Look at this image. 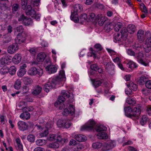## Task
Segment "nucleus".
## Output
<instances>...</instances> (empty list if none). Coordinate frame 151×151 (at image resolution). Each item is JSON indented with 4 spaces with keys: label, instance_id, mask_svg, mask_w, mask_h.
<instances>
[{
    "label": "nucleus",
    "instance_id": "f257e3e1",
    "mask_svg": "<svg viewBox=\"0 0 151 151\" xmlns=\"http://www.w3.org/2000/svg\"><path fill=\"white\" fill-rule=\"evenodd\" d=\"M65 78L64 70L60 71L58 76L49 79L48 82L44 86V90L47 92H49L52 88H54L55 85L59 84Z\"/></svg>",
    "mask_w": 151,
    "mask_h": 151
},
{
    "label": "nucleus",
    "instance_id": "f03ea898",
    "mask_svg": "<svg viewBox=\"0 0 151 151\" xmlns=\"http://www.w3.org/2000/svg\"><path fill=\"white\" fill-rule=\"evenodd\" d=\"M124 111L125 115L127 117L135 120L139 118L140 110L139 107H135L132 110L130 106L126 107L124 108Z\"/></svg>",
    "mask_w": 151,
    "mask_h": 151
},
{
    "label": "nucleus",
    "instance_id": "7ed1b4c3",
    "mask_svg": "<svg viewBox=\"0 0 151 151\" xmlns=\"http://www.w3.org/2000/svg\"><path fill=\"white\" fill-rule=\"evenodd\" d=\"M18 21L26 26H32L33 23V21L31 18H27L23 14L19 17Z\"/></svg>",
    "mask_w": 151,
    "mask_h": 151
},
{
    "label": "nucleus",
    "instance_id": "20e7f679",
    "mask_svg": "<svg viewBox=\"0 0 151 151\" xmlns=\"http://www.w3.org/2000/svg\"><path fill=\"white\" fill-rule=\"evenodd\" d=\"M95 122L93 120H89L88 124H86L82 126L81 129V130L89 131L92 130L94 127L95 125Z\"/></svg>",
    "mask_w": 151,
    "mask_h": 151
},
{
    "label": "nucleus",
    "instance_id": "39448f33",
    "mask_svg": "<svg viewBox=\"0 0 151 151\" xmlns=\"http://www.w3.org/2000/svg\"><path fill=\"white\" fill-rule=\"evenodd\" d=\"M116 146V143L114 141H110L108 143L102 145L101 150L102 151H107L114 148Z\"/></svg>",
    "mask_w": 151,
    "mask_h": 151
},
{
    "label": "nucleus",
    "instance_id": "423d86ee",
    "mask_svg": "<svg viewBox=\"0 0 151 151\" xmlns=\"http://www.w3.org/2000/svg\"><path fill=\"white\" fill-rule=\"evenodd\" d=\"M58 125L60 127H63L66 128H69L72 123L65 119H59L57 122Z\"/></svg>",
    "mask_w": 151,
    "mask_h": 151
},
{
    "label": "nucleus",
    "instance_id": "0eeeda50",
    "mask_svg": "<svg viewBox=\"0 0 151 151\" xmlns=\"http://www.w3.org/2000/svg\"><path fill=\"white\" fill-rule=\"evenodd\" d=\"M144 55L142 52H140L135 55V58L137 61L142 65L146 66L148 65V63L145 62L143 60Z\"/></svg>",
    "mask_w": 151,
    "mask_h": 151
},
{
    "label": "nucleus",
    "instance_id": "6e6552de",
    "mask_svg": "<svg viewBox=\"0 0 151 151\" xmlns=\"http://www.w3.org/2000/svg\"><path fill=\"white\" fill-rule=\"evenodd\" d=\"M65 99L64 97L63 96H60L58 97V100L56 102L55 104V106L56 105H59V108L60 109H62L65 107V105L63 104Z\"/></svg>",
    "mask_w": 151,
    "mask_h": 151
},
{
    "label": "nucleus",
    "instance_id": "1a4fd4ad",
    "mask_svg": "<svg viewBox=\"0 0 151 151\" xmlns=\"http://www.w3.org/2000/svg\"><path fill=\"white\" fill-rule=\"evenodd\" d=\"M105 68L109 74L112 75L114 74V66L112 63H108L106 64Z\"/></svg>",
    "mask_w": 151,
    "mask_h": 151
},
{
    "label": "nucleus",
    "instance_id": "9d476101",
    "mask_svg": "<svg viewBox=\"0 0 151 151\" xmlns=\"http://www.w3.org/2000/svg\"><path fill=\"white\" fill-rule=\"evenodd\" d=\"M75 110L73 105H70L69 110L67 108L64 109V111L63 112V114L66 116L67 114H70L71 115H73L75 114Z\"/></svg>",
    "mask_w": 151,
    "mask_h": 151
},
{
    "label": "nucleus",
    "instance_id": "9b49d317",
    "mask_svg": "<svg viewBox=\"0 0 151 151\" xmlns=\"http://www.w3.org/2000/svg\"><path fill=\"white\" fill-rule=\"evenodd\" d=\"M19 49L18 45L17 43H15L10 45L7 48V52L10 54L14 53Z\"/></svg>",
    "mask_w": 151,
    "mask_h": 151
},
{
    "label": "nucleus",
    "instance_id": "f8f14e48",
    "mask_svg": "<svg viewBox=\"0 0 151 151\" xmlns=\"http://www.w3.org/2000/svg\"><path fill=\"white\" fill-rule=\"evenodd\" d=\"M17 125L19 129L22 131L27 129L28 127V124L24 121H19L17 123Z\"/></svg>",
    "mask_w": 151,
    "mask_h": 151
},
{
    "label": "nucleus",
    "instance_id": "ddd939ff",
    "mask_svg": "<svg viewBox=\"0 0 151 151\" xmlns=\"http://www.w3.org/2000/svg\"><path fill=\"white\" fill-rule=\"evenodd\" d=\"M26 14L27 15H29L32 17L35 16V14L36 13L35 11L32 9V7L30 5H28L25 11Z\"/></svg>",
    "mask_w": 151,
    "mask_h": 151
},
{
    "label": "nucleus",
    "instance_id": "4468645a",
    "mask_svg": "<svg viewBox=\"0 0 151 151\" xmlns=\"http://www.w3.org/2000/svg\"><path fill=\"white\" fill-rule=\"evenodd\" d=\"M11 59L8 56H4L0 60V66L3 67L5 64H8L11 62Z\"/></svg>",
    "mask_w": 151,
    "mask_h": 151
},
{
    "label": "nucleus",
    "instance_id": "2eb2a0df",
    "mask_svg": "<svg viewBox=\"0 0 151 151\" xmlns=\"http://www.w3.org/2000/svg\"><path fill=\"white\" fill-rule=\"evenodd\" d=\"M46 70L48 71L49 74L53 73H55L57 70V68L52 65H48L45 68Z\"/></svg>",
    "mask_w": 151,
    "mask_h": 151
},
{
    "label": "nucleus",
    "instance_id": "dca6fc26",
    "mask_svg": "<svg viewBox=\"0 0 151 151\" xmlns=\"http://www.w3.org/2000/svg\"><path fill=\"white\" fill-rule=\"evenodd\" d=\"M145 35L147 39L145 44L147 45V46L151 47V33L147 31L145 33Z\"/></svg>",
    "mask_w": 151,
    "mask_h": 151
},
{
    "label": "nucleus",
    "instance_id": "f3484780",
    "mask_svg": "<svg viewBox=\"0 0 151 151\" xmlns=\"http://www.w3.org/2000/svg\"><path fill=\"white\" fill-rule=\"evenodd\" d=\"M42 89V88L41 86L39 85L36 86L34 87L32 93L35 96L38 95L40 93Z\"/></svg>",
    "mask_w": 151,
    "mask_h": 151
},
{
    "label": "nucleus",
    "instance_id": "a211bd4d",
    "mask_svg": "<svg viewBox=\"0 0 151 151\" xmlns=\"http://www.w3.org/2000/svg\"><path fill=\"white\" fill-rule=\"evenodd\" d=\"M16 43L21 44L24 42L26 40V38L22 35L17 34V38L15 39Z\"/></svg>",
    "mask_w": 151,
    "mask_h": 151
},
{
    "label": "nucleus",
    "instance_id": "6ab92c4d",
    "mask_svg": "<svg viewBox=\"0 0 151 151\" xmlns=\"http://www.w3.org/2000/svg\"><path fill=\"white\" fill-rule=\"evenodd\" d=\"M75 139L78 141L82 142L87 140V137L84 135L78 134L76 135L75 137Z\"/></svg>",
    "mask_w": 151,
    "mask_h": 151
},
{
    "label": "nucleus",
    "instance_id": "aec40b11",
    "mask_svg": "<svg viewBox=\"0 0 151 151\" xmlns=\"http://www.w3.org/2000/svg\"><path fill=\"white\" fill-rule=\"evenodd\" d=\"M94 19H95L97 21H98L100 19L99 17L96 18L95 14L92 12L89 13L88 15L87 16V21L88 22H91Z\"/></svg>",
    "mask_w": 151,
    "mask_h": 151
},
{
    "label": "nucleus",
    "instance_id": "412c9836",
    "mask_svg": "<svg viewBox=\"0 0 151 151\" xmlns=\"http://www.w3.org/2000/svg\"><path fill=\"white\" fill-rule=\"evenodd\" d=\"M137 36L138 40L140 42H142L144 40L145 35L143 30H139L137 33Z\"/></svg>",
    "mask_w": 151,
    "mask_h": 151
},
{
    "label": "nucleus",
    "instance_id": "4be33fe9",
    "mask_svg": "<svg viewBox=\"0 0 151 151\" xmlns=\"http://www.w3.org/2000/svg\"><path fill=\"white\" fill-rule=\"evenodd\" d=\"M114 38L115 41L114 40L115 42H121L124 43L125 41V40L123 39V37H122V35H120V34L117 33L115 34L114 35Z\"/></svg>",
    "mask_w": 151,
    "mask_h": 151
},
{
    "label": "nucleus",
    "instance_id": "5701e85b",
    "mask_svg": "<svg viewBox=\"0 0 151 151\" xmlns=\"http://www.w3.org/2000/svg\"><path fill=\"white\" fill-rule=\"evenodd\" d=\"M20 117L24 120H27L30 117L29 113L27 111H24L20 115Z\"/></svg>",
    "mask_w": 151,
    "mask_h": 151
},
{
    "label": "nucleus",
    "instance_id": "b1692460",
    "mask_svg": "<svg viewBox=\"0 0 151 151\" xmlns=\"http://www.w3.org/2000/svg\"><path fill=\"white\" fill-rule=\"evenodd\" d=\"M22 57L20 54H16L13 58V61L15 64L19 63L21 61Z\"/></svg>",
    "mask_w": 151,
    "mask_h": 151
},
{
    "label": "nucleus",
    "instance_id": "393cba45",
    "mask_svg": "<svg viewBox=\"0 0 151 151\" xmlns=\"http://www.w3.org/2000/svg\"><path fill=\"white\" fill-rule=\"evenodd\" d=\"M127 29L126 27H123L121 31L122 37H123V39L125 40H126L127 37Z\"/></svg>",
    "mask_w": 151,
    "mask_h": 151
},
{
    "label": "nucleus",
    "instance_id": "a878e982",
    "mask_svg": "<svg viewBox=\"0 0 151 151\" xmlns=\"http://www.w3.org/2000/svg\"><path fill=\"white\" fill-rule=\"evenodd\" d=\"M98 138L100 139H105L108 138L107 134L104 132H99L97 134Z\"/></svg>",
    "mask_w": 151,
    "mask_h": 151
},
{
    "label": "nucleus",
    "instance_id": "bb28decb",
    "mask_svg": "<svg viewBox=\"0 0 151 151\" xmlns=\"http://www.w3.org/2000/svg\"><path fill=\"white\" fill-rule=\"evenodd\" d=\"M70 19L75 22H78L79 20L78 18L77 13L76 12H71V14L70 17Z\"/></svg>",
    "mask_w": 151,
    "mask_h": 151
},
{
    "label": "nucleus",
    "instance_id": "cd10ccee",
    "mask_svg": "<svg viewBox=\"0 0 151 151\" xmlns=\"http://www.w3.org/2000/svg\"><path fill=\"white\" fill-rule=\"evenodd\" d=\"M83 9L82 6L79 4L75 5L74 6V10L73 12H81Z\"/></svg>",
    "mask_w": 151,
    "mask_h": 151
},
{
    "label": "nucleus",
    "instance_id": "c85d7f7f",
    "mask_svg": "<svg viewBox=\"0 0 151 151\" xmlns=\"http://www.w3.org/2000/svg\"><path fill=\"white\" fill-rule=\"evenodd\" d=\"M46 57L45 54L43 53H40L37 55V59L38 62H42Z\"/></svg>",
    "mask_w": 151,
    "mask_h": 151
},
{
    "label": "nucleus",
    "instance_id": "c756f323",
    "mask_svg": "<svg viewBox=\"0 0 151 151\" xmlns=\"http://www.w3.org/2000/svg\"><path fill=\"white\" fill-rule=\"evenodd\" d=\"M135 26L133 24H129L128 26L127 29L128 32L130 34H133L134 33L135 30Z\"/></svg>",
    "mask_w": 151,
    "mask_h": 151
},
{
    "label": "nucleus",
    "instance_id": "7c9ffc66",
    "mask_svg": "<svg viewBox=\"0 0 151 151\" xmlns=\"http://www.w3.org/2000/svg\"><path fill=\"white\" fill-rule=\"evenodd\" d=\"M23 80L25 85L30 84L33 82L32 79L27 77H23Z\"/></svg>",
    "mask_w": 151,
    "mask_h": 151
},
{
    "label": "nucleus",
    "instance_id": "2f4dec72",
    "mask_svg": "<svg viewBox=\"0 0 151 151\" xmlns=\"http://www.w3.org/2000/svg\"><path fill=\"white\" fill-rule=\"evenodd\" d=\"M37 69L35 67H32L28 70V73L30 75H35L37 74Z\"/></svg>",
    "mask_w": 151,
    "mask_h": 151
},
{
    "label": "nucleus",
    "instance_id": "473e14b6",
    "mask_svg": "<svg viewBox=\"0 0 151 151\" xmlns=\"http://www.w3.org/2000/svg\"><path fill=\"white\" fill-rule=\"evenodd\" d=\"M96 131L97 132L105 131L107 130L106 127L102 125L96 126Z\"/></svg>",
    "mask_w": 151,
    "mask_h": 151
},
{
    "label": "nucleus",
    "instance_id": "72a5a7b5",
    "mask_svg": "<svg viewBox=\"0 0 151 151\" xmlns=\"http://www.w3.org/2000/svg\"><path fill=\"white\" fill-rule=\"evenodd\" d=\"M127 86L131 89L134 91H136L137 88V85L132 82H130L129 84H127Z\"/></svg>",
    "mask_w": 151,
    "mask_h": 151
},
{
    "label": "nucleus",
    "instance_id": "f704fd0d",
    "mask_svg": "<svg viewBox=\"0 0 151 151\" xmlns=\"http://www.w3.org/2000/svg\"><path fill=\"white\" fill-rule=\"evenodd\" d=\"M87 15L86 14H82L79 18L80 21L81 23L83 24V22L87 21Z\"/></svg>",
    "mask_w": 151,
    "mask_h": 151
},
{
    "label": "nucleus",
    "instance_id": "c9c22d12",
    "mask_svg": "<svg viewBox=\"0 0 151 151\" xmlns=\"http://www.w3.org/2000/svg\"><path fill=\"white\" fill-rule=\"evenodd\" d=\"M102 146V143L99 142H96L92 144V147L94 149H99Z\"/></svg>",
    "mask_w": 151,
    "mask_h": 151
},
{
    "label": "nucleus",
    "instance_id": "e433bc0d",
    "mask_svg": "<svg viewBox=\"0 0 151 151\" xmlns=\"http://www.w3.org/2000/svg\"><path fill=\"white\" fill-rule=\"evenodd\" d=\"M147 77L144 76H142L140 77L138 82L140 84H142L145 82H146L147 81Z\"/></svg>",
    "mask_w": 151,
    "mask_h": 151
},
{
    "label": "nucleus",
    "instance_id": "4c0bfd02",
    "mask_svg": "<svg viewBox=\"0 0 151 151\" xmlns=\"http://www.w3.org/2000/svg\"><path fill=\"white\" fill-rule=\"evenodd\" d=\"M21 82L19 79L17 80L15 82L14 88L16 89H19L21 87Z\"/></svg>",
    "mask_w": 151,
    "mask_h": 151
},
{
    "label": "nucleus",
    "instance_id": "58836bf2",
    "mask_svg": "<svg viewBox=\"0 0 151 151\" xmlns=\"http://www.w3.org/2000/svg\"><path fill=\"white\" fill-rule=\"evenodd\" d=\"M122 24L120 22H118L114 27V30L116 32H118L119 31L120 29L122 26Z\"/></svg>",
    "mask_w": 151,
    "mask_h": 151
},
{
    "label": "nucleus",
    "instance_id": "ea45409f",
    "mask_svg": "<svg viewBox=\"0 0 151 151\" xmlns=\"http://www.w3.org/2000/svg\"><path fill=\"white\" fill-rule=\"evenodd\" d=\"M26 72V69L20 68L17 73V75L19 77H22L24 75Z\"/></svg>",
    "mask_w": 151,
    "mask_h": 151
},
{
    "label": "nucleus",
    "instance_id": "a19ab883",
    "mask_svg": "<svg viewBox=\"0 0 151 151\" xmlns=\"http://www.w3.org/2000/svg\"><path fill=\"white\" fill-rule=\"evenodd\" d=\"M16 71V68L14 66H11L8 70L9 73L12 75H14Z\"/></svg>",
    "mask_w": 151,
    "mask_h": 151
},
{
    "label": "nucleus",
    "instance_id": "79ce46f5",
    "mask_svg": "<svg viewBox=\"0 0 151 151\" xmlns=\"http://www.w3.org/2000/svg\"><path fill=\"white\" fill-rule=\"evenodd\" d=\"M147 116L146 115H143L140 120V123L142 126L146 124L147 121Z\"/></svg>",
    "mask_w": 151,
    "mask_h": 151
},
{
    "label": "nucleus",
    "instance_id": "37998d69",
    "mask_svg": "<svg viewBox=\"0 0 151 151\" xmlns=\"http://www.w3.org/2000/svg\"><path fill=\"white\" fill-rule=\"evenodd\" d=\"M29 87L28 86L25 85L23 86L22 89L21 90V92L22 94H24L27 93L29 92Z\"/></svg>",
    "mask_w": 151,
    "mask_h": 151
},
{
    "label": "nucleus",
    "instance_id": "c03bdc74",
    "mask_svg": "<svg viewBox=\"0 0 151 151\" xmlns=\"http://www.w3.org/2000/svg\"><path fill=\"white\" fill-rule=\"evenodd\" d=\"M28 141L31 143L34 142L35 141V136L32 134H29L27 136V137Z\"/></svg>",
    "mask_w": 151,
    "mask_h": 151
},
{
    "label": "nucleus",
    "instance_id": "a18cd8bd",
    "mask_svg": "<svg viewBox=\"0 0 151 151\" xmlns=\"http://www.w3.org/2000/svg\"><path fill=\"white\" fill-rule=\"evenodd\" d=\"M93 84L95 87L97 88L101 85V82L100 80H95L93 82Z\"/></svg>",
    "mask_w": 151,
    "mask_h": 151
},
{
    "label": "nucleus",
    "instance_id": "49530a36",
    "mask_svg": "<svg viewBox=\"0 0 151 151\" xmlns=\"http://www.w3.org/2000/svg\"><path fill=\"white\" fill-rule=\"evenodd\" d=\"M126 102L129 104L133 105L136 103V101L134 99L129 98L127 99Z\"/></svg>",
    "mask_w": 151,
    "mask_h": 151
},
{
    "label": "nucleus",
    "instance_id": "de8ad7c7",
    "mask_svg": "<svg viewBox=\"0 0 151 151\" xmlns=\"http://www.w3.org/2000/svg\"><path fill=\"white\" fill-rule=\"evenodd\" d=\"M127 66L129 68H132L133 67L136 68L137 66L132 61H130L128 62L127 64Z\"/></svg>",
    "mask_w": 151,
    "mask_h": 151
},
{
    "label": "nucleus",
    "instance_id": "09e8293b",
    "mask_svg": "<svg viewBox=\"0 0 151 151\" xmlns=\"http://www.w3.org/2000/svg\"><path fill=\"white\" fill-rule=\"evenodd\" d=\"M48 146L50 148H57L59 147V145L58 143L55 142L50 143L48 145Z\"/></svg>",
    "mask_w": 151,
    "mask_h": 151
},
{
    "label": "nucleus",
    "instance_id": "8fccbe9b",
    "mask_svg": "<svg viewBox=\"0 0 151 151\" xmlns=\"http://www.w3.org/2000/svg\"><path fill=\"white\" fill-rule=\"evenodd\" d=\"M16 30L17 32H19L18 34H19L21 35H22L23 33L24 29L22 25H19L17 27Z\"/></svg>",
    "mask_w": 151,
    "mask_h": 151
},
{
    "label": "nucleus",
    "instance_id": "3c124183",
    "mask_svg": "<svg viewBox=\"0 0 151 151\" xmlns=\"http://www.w3.org/2000/svg\"><path fill=\"white\" fill-rule=\"evenodd\" d=\"M61 94L63 96L67 97L68 98H69L70 97V94H71V93H69L67 91H66L65 90H62L61 91Z\"/></svg>",
    "mask_w": 151,
    "mask_h": 151
},
{
    "label": "nucleus",
    "instance_id": "603ef678",
    "mask_svg": "<svg viewBox=\"0 0 151 151\" xmlns=\"http://www.w3.org/2000/svg\"><path fill=\"white\" fill-rule=\"evenodd\" d=\"M140 8L142 12L145 14L147 13V10L146 9V7L144 4L142 3L141 4Z\"/></svg>",
    "mask_w": 151,
    "mask_h": 151
},
{
    "label": "nucleus",
    "instance_id": "864d4df0",
    "mask_svg": "<svg viewBox=\"0 0 151 151\" xmlns=\"http://www.w3.org/2000/svg\"><path fill=\"white\" fill-rule=\"evenodd\" d=\"M27 0H22V8L23 9H26L27 6Z\"/></svg>",
    "mask_w": 151,
    "mask_h": 151
},
{
    "label": "nucleus",
    "instance_id": "5fc2aeb1",
    "mask_svg": "<svg viewBox=\"0 0 151 151\" xmlns=\"http://www.w3.org/2000/svg\"><path fill=\"white\" fill-rule=\"evenodd\" d=\"M33 109V108L32 106H30L29 107H25L23 108L22 110L23 111H32Z\"/></svg>",
    "mask_w": 151,
    "mask_h": 151
},
{
    "label": "nucleus",
    "instance_id": "6e6d98bb",
    "mask_svg": "<svg viewBox=\"0 0 151 151\" xmlns=\"http://www.w3.org/2000/svg\"><path fill=\"white\" fill-rule=\"evenodd\" d=\"M48 134V131L47 129H45L44 132L40 134V135L41 137L46 136Z\"/></svg>",
    "mask_w": 151,
    "mask_h": 151
},
{
    "label": "nucleus",
    "instance_id": "4d7b16f0",
    "mask_svg": "<svg viewBox=\"0 0 151 151\" xmlns=\"http://www.w3.org/2000/svg\"><path fill=\"white\" fill-rule=\"evenodd\" d=\"M56 136L55 134L50 135L47 137V139L50 141H53L56 139Z\"/></svg>",
    "mask_w": 151,
    "mask_h": 151
},
{
    "label": "nucleus",
    "instance_id": "13d9d810",
    "mask_svg": "<svg viewBox=\"0 0 151 151\" xmlns=\"http://www.w3.org/2000/svg\"><path fill=\"white\" fill-rule=\"evenodd\" d=\"M127 54L131 56H135L134 52L131 49H128L127 50Z\"/></svg>",
    "mask_w": 151,
    "mask_h": 151
},
{
    "label": "nucleus",
    "instance_id": "bf43d9fd",
    "mask_svg": "<svg viewBox=\"0 0 151 151\" xmlns=\"http://www.w3.org/2000/svg\"><path fill=\"white\" fill-rule=\"evenodd\" d=\"M36 143L37 145L42 146L44 144V142H43V140L42 139H39L36 141Z\"/></svg>",
    "mask_w": 151,
    "mask_h": 151
},
{
    "label": "nucleus",
    "instance_id": "052dcab7",
    "mask_svg": "<svg viewBox=\"0 0 151 151\" xmlns=\"http://www.w3.org/2000/svg\"><path fill=\"white\" fill-rule=\"evenodd\" d=\"M94 47L99 51H101L103 49L102 46L99 44H97L95 45Z\"/></svg>",
    "mask_w": 151,
    "mask_h": 151
},
{
    "label": "nucleus",
    "instance_id": "680f3d73",
    "mask_svg": "<svg viewBox=\"0 0 151 151\" xmlns=\"http://www.w3.org/2000/svg\"><path fill=\"white\" fill-rule=\"evenodd\" d=\"M146 111L149 115H151V105H148L146 106Z\"/></svg>",
    "mask_w": 151,
    "mask_h": 151
},
{
    "label": "nucleus",
    "instance_id": "e2e57ef3",
    "mask_svg": "<svg viewBox=\"0 0 151 151\" xmlns=\"http://www.w3.org/2000/svg\"><path fill=\"white\" fill-rule=\"evenodd\" d=\"M145 85L147 88L151 89V80L147 81L145 83Z\"/></svg>",
    "mask_w": 151,
    "mask_h": 151
},
{
    "label": "nucleus",
    "instance_id": "0e129e2a",
    "mask_svg": "<svg viewBox=\"0 0 151 151\" xmlns=\"http://www.w3.org/2000/svg\"><path fill=\"white\" fill-rule=\"evenodd\" d=\"M112 28L110 24H105L104 26L105 29L107 32H109L111 29Z\"/></svg>",
    "mask_w": 151,
    "mask_h": 151
},
{
    "label": "nucleus",
    "instance_id": "69168bd1",
    "mask_svg": "<svg viewBox=\"0 0 151 151\" xmlns=\"http://www.w3.org/2000/svg\"><path fill=\"white\" fill-rule=\"evenodd\" d=\"M151 47L147 46V45L145 44L144 46V49L145 51L147 53L149 52L151 50Z\"/></svg>",
    "mask_w": 151,
    "mask_h": 151
},
{
    "label": "nucleus",
    "instance_id": "338daca9",
    "mask_svg": "<svg viewBox=\"0 0 151 151\" xmlns=\"http://www.w3.org/2000/svg\"><path fill=\"white\" fill-rule=\"evenodd\" d=\"M90 50L91 52V56H93L94 57H96V52L95 50H93L92 48H90Z\"/></svg>",
    "mask_w": 151,
    "mask_h": 151
},
{
    "label": "nucleus",
    "instance_id": "774afa93",
    "mask_svg": "<svg viewBox=\"0 0 151 151\" xmlns=\"http://www.w3.org/2000/svg\"><path fill=\"white\" fill-rule=\"evenodd\" d=\"M76 147L78 150H81L84 148L83 145L80 143H79L76 144Z\"/></svg>",
    "mask_w": 151,
    "mask_h": 151
}]
</instances>
